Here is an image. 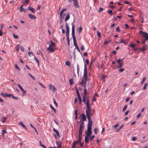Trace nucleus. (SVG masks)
<instances>
[{
	"instance_id": "41",
	"label": "nucleus",
	"mask_w": 148,
	"mask_h": 148,
	"mask_svg": "<svg viewBox=\"0 0 148 148\" xmlns=\"http://www.w3.org/2000/svg\"><path fill=\"white\" fill-rule=\"evenodd\" d=\"M12 98H13L14 99H16L17 100L18 99V98L17 97H16L14 96L13 95H12Z\"/></svg>"
},
{
	"instance_id": "17",
	"label": "nucleus",
	"mask_w": 148,
	"mask_h": 148,
	"mask_svg": "<svg viewBox=\"0 0 148 148\" xmlns=\"http://www.w3.org/2000/svg\"><path fill=\"white\" fill-rule=\"evenodd\" d=\"M19 124L21 125L25 129L27 130V128L25 126V125L22 122H20L19 123Z\"/></svg>"
},
{
	"instance_id": "55",
	"label": "nucleus",
	"mask_w": 148,
	"mask_h": 148,
	"mask_svg": "<svg viewBox=\"0 0 148 148\" xmlns=\"http://www.w3.org/2000/svg\"><path fill=\"white\" fill-rule=\"evenodd\" d=\"M103 10V8L101 7H100L99 8V12H101Z\"/></svg>"
},
{
	"instance_id": "54",
	"label": "nucleus",
	"mask_w": 148,
	"mask_h": 148,
	"mask_svg": "<svg viewBox=\"0 0 148 148\" xmlns=\"http://www.w3.org/2000/svg\"><path fill=\"white\" fill-rule=\"evenodd\" d=\"M123 125H122L120 126V127H119L118 129L117 130V131H119V130H120L122 128Z\"/></svg>"
},
{
	"instance_id": "60",
	"label": "nucleus",
	"mask_w": 148,
	"mask_h": 148,
	"mask_svg": "<svg viewBox=\"0 0 148 148\" xmlns=\"http://www.w3.org/2000/svg\"><path fill=\"white\" fill-rule=\"evenodd\" d=\"M62 14H60V18H62V19H63L64 18V16H62Z\"/></svg>"
},
{
	"instance_id": "1",
	"label": "nucleus",
	"mask_w": 148,
	"mask_h": 148,
	"mask_svg": "<svg viewBox=\"0 0 148 148\" xmlns=\"http://www.w3.org/2000/svg\"><path fill=\"white\" fill-rule=\"evenodd\" d=\"M72 25V35L73 41L74 45L75 47V48L77 49V51L79 52V49L77 45V42L76 39V38L75 35V29H74V25L73 24V23H71Z\"/></svg>"
},
{
	"instance_id": "38",
	"label": "nucleus",
	"mask_w": 148,
	"mask_h": 148,
	"mask_svg": "<svg viewBox=\"0 0 148 148\" xmlns=\"http://www.w3.org/2000/svg\"><path fill=\"white\" fill-rule=\"evenodd\" d=\"M95 136L94 135H93L90 137V138H89V140H92L95 138Z\"/></svg>"
},
{
	"instance_id": "27",
	"label": "nucleus",
	"mask_w": 148,
	"mask_h": 148,
	"mask_svg": "<svg viewBox=\"0 0 148 148\" xmlns=\"http://www.w3.org/2000/svg\"><path fill=\"white\" fill-rule=\"evenodd\" d=\"M50 107L51 109H52L53 110L55 113L56 112V109L54 108V107L53 106L51 105H50Z\"/></svg>"
},
{
	"instance_id": "64",
	"label": "nucleus",
	"mask_w": 148,
	"mask_h": 148,
	"mask_svg": "<svg viewBox=\"0 0 148 148\" xmlns=\"http://www.w3.org/2000/svg\"><path fill=\"white\" fill-rule=\"evenodd\" d=\"M80 48H81V49L82 50H84V46L82 45L80 47Z\"/></svg>"
},
{
	"instance_id": "59",
	"label": "nucleus",
	"mask_w": 148,
	"mask_h": 148,
	"mask_svg": "<svg viewBox=\"0 0 148 148\" xmlns=\"http://www.w3.org/2000/svg\"><path fill=\"white\" fill-rule=\"evenodd\" d=\"M51 45H52V46H55V43L54 42H52V41H51Z\"/></svg>"
},
{
	"instance_id": "36",
	"label": "nucleus",
	"mask_w": 148,
	"mask_h": 148,
	"mask_svg": "<svg viewBox=\"0 0 148 148\" xmlns=\"http://www.w3.org/2000/svg\"><path fill=\"white\" fill-rule=\"evenodd\" d=\"M28 75L34 80H35V79L34 76L31 75L30 73H29Z\"/></svg>"
},
{
	"instance_id": "40",
	"label": "nucleus",
	"mask_w": 148,
	"mask_h": 148,
	"mask_svg": "<svg viewBox=\"0 0 148 148\" xmlns=\"http://www.w3.org/2000/svg\"><path fill=\"white\" fill-rule=\"evenodd\" d=\"M112 11L111 10H109L108 11V13L111 15L112 14Z\"/></svg>"
},
{
	"instance_id": "51",
	"label": "nucleus",
	"mask_w": 148,
	"mask_h": 148,
	"mask_svg": "<svg viewBox=\"0 0 148 148\" xmlns=\"http://www.w3.org/2000/svg\"><path fill=\"white\" fill-rule=\"evenodd\" d=\"M124 70L123 68H121L119 69V71L120 72H122Z\"/></svg>"
},
{
	"instance_id": "42",
	"label": "nucleus",
	"mask_w": 148,
	"mask_h": 148,
	"mask_svg": "<svg viewBox=\"0 0 148 148\" xmlns=\"http://www.w3.org/2000/svg\"><path fill=\"white\" fill-rule=\"evenodd\" d=\"M20 49H21V50L22 51L24 52L25 51V48L24 47L22 46L20 47Z\"/></svg>"
},
{
	"instance_id": "33",
	"label": "nucleus",
	"mask_w": 148,
	"mask_h": 148,
	"mask_svg": "<svg viewBox=\"0 0 148 148\" xmlns=\"http://www.w3.org/2000/svg\"><path fill=\"white\" fill-rule=\"evenodd\" d=\"M127 105H125V106H124L123 109V110H122V111L123 112H124V111H125V110L126 109V108H127Z\"/></svg>"
},
{
	"instance_id": "37",
	"label": "nucleus",
	"mask_w": 148,
	"mask_h": 148,
	"mask_svg": "<svg viewBox=\"0 0 148 148\" xmlns=\"http://www.w3.org/2000/svg\"><path fill=\"white\" fill-rule=\"evenodd\" d=\"M7 133L6 130L5 129L3 130H2V134L4 135L5 133Z\"/></svg>"
},
{
	"instance_id": "13",
	"label": "nucleus",
	"mask_w": 148,
	"mask_h": 148,
	"mask_svg": "<svg viewBox=\"0 0 148 148\" xmlns=\"http://www.w3.org/2000/svg\"><path fill=\"white\" fill-rule=\"evenodd\" d=\"M53 130L54 132L56 133L57 136L59 137H60V135L57 130L55 128H53Z\"/></svg>"
},
{
	"instance_id": "9",
	"label": "nucleus",
	"mask_w": 148,
	"mask_h": 148,
	"mask_svg": "<svg viewBox=\"0 0 148 148\" xmlns=\"http://www.w3.org/2000/svg\"><path fill=\"white\" fill-rule=\"evenodd\" d=\"M147 44H145L142 47L140 48V50L142 52H143L147 49Z\"/></svg>"
},
{
	"instance_id": "56",
	"label": "nucleus",
	"mask_w": 148,
	"mask_h": 148,
	"mask_svg": "<svg viewBox=\"0 0 148 148\" xmlns=\"http://www.w3.org/2000/svg\"><path fill=\"white\" fill-rule=\"evenodd\" d=\"M15 68H16L19 71H20V69L19 67L16 64L15 65Z\"/></svg>"
},
{
	"instance_id": "14",
	"label": "nucleus",
	"mask_w": 148,
	"mask_h": 148,
	"mask_svg": "<svg viewBox=\"0 0 148 148\" xmlns=\"http://www.w3.org/2000/svg\"><path fill=\"white\" fill-rule=\"evenodd\" d=\"M29 17L31 19H35L36 18V16L32 14H28Z\"/></svg>"
},
{
	"instance_id": "46",
	"label": "nucleus",
	"mask_w": 148,
	"mask_h": 148,
	"mask_svg": "<svg viewBox=\"0 0 148 148\" xmlns=\"http://www.w3.org/2000/svg\"><path fill=\"white\" fill-rule=\"evenodd\" d=\"M65 65H67L68 66H69L70 65V62H69V61H66V62H65Z\"/></svg>"
},
{
	"instance_id": "7",
	"label": "nucleus",
	"mask_w": 148,
	"mask_h": 148,
	"mask_svg": "<svg viewBox=\"0 0 148 148\" xmlns=\"http://www.w3.org/2000/svg\"><path fill=\"white\" fill-rule=\"evenodd\" d=\"M123 60L122 59H119L117 60V62L118 64H119V68H120L122 66H123Z\"/></svg>"
},
{
	"instance_id": "47",
	"label": "nucleus",
	"mask_w": 148,
	"mask_h": 148,
	"mask_svg": "<svg viewBox=\"0 0 148 148\" xmlns=\"http://www.w3.org/2000/svg\"><path fill=\"white\" fill-rule=\"evenodd\" d=\"M94 131L95 133V134H96L97 133V132H98V130H97V129L96 128H95L94 130Z\"/></svg>"
},
{
	"instance_id": "10",
	"label": "nucleus",
	"mask_w": 148,
	"mask_h": 148,
	"mask_svg": "<svg viewBox=\"0 0 148 148\" xmlns=\"http://www.w3.org/2000/svg\"><path fill=\"white\" fill-rule=\"evenodd\" d=\"M56 143L57 146V148H61L62 143L60 141H57Z\"/></svg>"
},
{
	"instance_id": "23",
	"label": "nucleus",
	"mask_w": 148,
	"mask_h": 148,
	"mask_svg": "<svg viewBox=\"0 0 148 148\" xmlns=\"http://www.w3.org/2000/svg\"><path fill=\"white\" fill-rule=\"evenodd\" d=\"M77 73L78 74V75H79V65L78 64H77Z\"/></svg>"
},
{
	"instance_id": "21",
	"label": "nucleus",
	"mask_w": 148,
	"mask_h": 148,
	"mask_svg": "<svg viewBox=\"0 0 148 148\" xmlns=\"http://www.w3.org/2000/svg\"><path fill=\"white\" fill-rule=\"evenodd\" d=\"M70 18V15L69 14H68L65 18V21H67V20H68Z\"/></svg>"
},
{
	"instance_id": "49",
	"label": "nucleus",
	"mask_w": 148,
	"mask_h": 148,
	"mask_svg": "<svg viewBox=\"0 0 148 148\" xmlns=\"http://www.w3.org/2000/svg\"><path fill=\"white\" fill-rule=\"evenodd\" d=\"M17 86H18V88L20 89L21 90L22 88H23L20 84H17Z\"/></svg>"
},
{
	"instance_id": "52",
	"label": "nucleus",
	"mask_w": 148,
	"mask_h": 148,
	"mask_svg": "<svg viewBox=\"0 0 148 148\" xmlns=\"http://www.w3.org/2000/svg\"><path fill=\"white\" fill-rule=\"evenodd\" d=\"M21 90L23 94H25L26 93V91L24 90L23 88H22Z\"/></svg>"
},
{
	"instance_id": "11",
	"label": "nucleus",
	"mask_w": 148,
	"mask_h": 148,
	"mask_svg": "<svg viewBox=\"0 0 148 148\" xmlns=\"http://www.w3.org/2000/svg\"><path fill=\"white\" fill-rule=\"evenodd\" d=\"M49 87L50 89L52 90L53 92H55L56 89L54 86H52L50 84L49 85Z\"/></svg>"
},
{
	"instance_id": "44",
	"label": "nucleus",
	"mask_w": 148,
	"mask_h": 148,
	"mask_svg": "<svg viewBox=\"0 0 148 148\" xmlns=\"http://www.w3.org/2000/svg\"><path fill=\"white\" fill-rule=\"evenodd\" d=\"M69 32H66V37L67 38V39L69 38Z\"/></svg>"
},
{
	"instance_id": "6",
	"label": "nucleus",
	"mask_w": 148,
	"mask_h": 148,
	"mask_svg": "<svg viewBox=\"0 0 148 148\" xmlns=\"http://www.w3.org/2000/svg\"><path fill=\"white\" fill-rule=\"evenodd\" d=\"M86 97L84 96L83 97V101L84 103V104L87 105V103L88 101L89 102V104H90V101L88 97H87L86 98Z\"/></svg>"
},
{
	"instance_id": "12",
	"label": "nucleus",
	"mask_w": 148,
	"mask_h": 148,
	"mask_svg": "<svg viewBox=\"0 0 148 148\" xmlns=\"http://www.w3.org/2000/svg\"><path fill=\"white\" fill-rule=\"evenodd\" d=\"M28 10L31 11L32 13H34L35 12V11L34 9L30 6H29L28 7Z\"/></svg>"
},
{
	"instance_id": "25",
	"label": "nucleus",
	"mask_w": 148,
	"mask_h": 148,
	"mask_svg": "<svg viewBox=\"0 0 148 148\" xmlns=\"http://www.w3.org/2000/svg\"><path fill=\"white\" fill-rule=\"evenodd\" d=\"M69 83L70 85L73 84V79L72 78H71L69 80Z\"/></svg>"
},
{
	"instance_id": "8",
	"label": "nucleus",
	"mask_w": 148,
	"mask_h": 148,
	"mask_svg": "<svg viewBox=\"0 0 148 148\" xmlns=\"http://www.w3.org/2000/svg\"><path fill=\"white\" fill-rule=\"evenodd\" d=\"M86 116L88 120V125L92 126V122L91 118L90 116Z\"/></svg>"
},
{
	"instance_id": "15",
	"label": "nucleus",
	"mask_w": 148,
	"mask_h": 148,
	"mask_svg": "<svg viewBox=\"0 0 148 148\" xmlns=\"http://www.w3.org/2000/svg\"><path fill=\"white\" fill-rule=\"evenodd\" d=\"M84 126V123L83 121H81L79 127V129L80 130H83V128Z\"/></svg>"
},
{
	"instance_id": "58",
	"label": "nucleus",
	"mask_w": 148,
	"mask_h": 148,
	"mask_svg": "<svg viewBox=\"0 0 148 148\" xmlns=\"http://www.w3.org/2000/svg\"><path fill=\"white\" fill-rule=\"evenodd\" d=\"M79 100V103L80 104H82V99L81 98H79L78 99Z\"/></svg>"
},
{
	"instance_id": "45",
	"label": "nucleus",
	"mask_w": 148,
	"mask_h": 148,
	"mask_svg": "<svg viewBox=\"0 0 148 148\" xmlns=\"http://www.w3.org/2000/svg\"><path fill=\"white\" fill-rule=\"evenodd\" d=\"M78 30L79 31V33H80L81 31L82 30V27L81 26L79 27L78 29Z\"/></svg>"
},
{
	"instance_id": "26",
	"label": "nucleus",
	"mask_w": 148,
	"mask_h": 148,
	"mask_svg": "<svg viewBox=\"0 0 148 148\" xmlns=\"http://www.w3.org/2000/svg\"><path fill=\"white\" fill-rule=\"evenodd\" d=\"M130 46L134 49H135V44H133L132 43H131L130 45Z\"/></svg>"
},
{
	"instance_id": "20",
	"label": "nucleus",
	"mask_w": 148,
	"mask_h": 148,
	"mask_svg": "<svg viewBox=\"0 0 148 148\" xmlns=\"http://www.w3.org/2000/svg\"><path fill=\"white\" fill-rule=\"evenodd\" d=\"M119 43H123L125 45L127 44V43L122 39H121L120 41L119 42H118Z\"/></svg>"
},
{
	"instance_id": "3",
	"label": "nucleus",
	"mask_w": 148,
	"mask_h": 148,
	"mask_svg": "<svg viewBox=\"0 0 148 148\" xmlns=\"http://www.w3.org/2000/svg\"><path fill=\"white\" fill-rule=\"evenodd\" d=\"M87 103L86 108V116L92 115L93 114V113L92 112L91 108L90 106V104H89L88 101Z\"/></svg>"
},
{
	"instance_id": "2",
	"label": "nucleus",
	"mask_w": 148,
	"mask_h": 148,
	"mask_svg": "<svg viewBox=\"0 0 148 148\" xmlns=\"http://www.w3.org/2000/svg\"><path fill=\"white\" fill-rule=\"evenodd\" d=\"M91 127L92 126L88 125L87 126V132H85V134L86 136H85V141L86 143H88V137L90 136L92 134L91 132Z\"/></svg>"
},
{
	"instance_id": "63",
	"label": "nucleus",
	"mask_w": 148,
	"mask_h": 148,
	"mask_svg": "<svg viewBox=\"0 0 148 148\" xmlns=\"http://www.w3.org/2000/svg\"><path fill=\"white\" fill-rule=\"evenodd\" d=\"M97 32L98 36V37H100V32L98 31H97Z\"/></svg>"
},
{
	"instance_id": "31",
	"label": "nucleus",
	"mask_w": 148,
	"mask_h": 148,
	"mask_svg": "<svg viewBox=\"0 0 148 148\" xmlns=\"http://www.w3.org/2000/svg\"><path fill=\"white\" fill-rule=\"evenodd\" d=\"M47 50L49 51L51 53L53 52L54 51V49L53 48H50L49 49H47Z\"/></svg>"
},
{
	"instance_id": "50",
	"label": "nucleus",
	"mask_w": 148,
	"mask_h": 148,
	"mask_svg": "<svg viewBox=\"0 0 148 148\" xmlns=\"http://www.w3.org/2000/svg\"><path fill=\"white\" fill-rule=\"evenodd\" d=\"M17 86H18V88L20 89L21 90L22 88H23L20 84H17Z\"/></svg>"
},
{
	"instance_id": "29",
	"label": "nucleus",
	"mask_w": 148,
	"mask_h": 148,
	"mask_svg": "<svg viewBox=\"0 0 148 148\" xmlns=\"http://www.w3.org/2000/svg\"><path fill=\"white\" fill-rule=\"evenodd\" d=\"M146 79V77H144L143 78L142 81L141 82V84H143V83H144Z\"/></svg>"
},
{
	"instance_id": "32",
	"label": "nucleus",
	"mask_w": 148,
	"mask_h": 148,
	"mask_svg": "<svg viewBox=\"0 0 148 148\" xmlns=\"http://www.w3.org/2000/svg\"><path fill=\"white\" fill-rule=\"evenodd\" d=\"M111 41V40H110L108 41H105L104 44L107 45Z\"/></svg>"
},
{
	"instance_id": "28",
	"label": "nucleus",
	"mask_w": 148,
	"mask_h": 148,
	"mask_svg": "<svg viewBox=\"0 0 148 148\" xmlns=\"http://www.w3.org/2000/svg\"><path fill=\"white\" fill-rule=\"evenodd\" d=\"M148 85V84L147 82H145L144 84V86L143 88V89L145 90L146 89V87Z\"/></svg>"
},
{
	"instance_id": "48",
	"label": "nucleus",
	"mask_w": 148,
	"mask_h": 148,
	"mask_svg": "<svg viewBox=\"0 0 148 148\" xmlns=\"http://www.w3.org/2000/svg\"><path fill=\"white\" fill-rule=\"evenodd\" d=\"M116 31L118 32H120V29L119 27H118L116 28Z\"/></svg>"
},
{
	"instance_id": "53",
	"label": "nucleus",
	"mask_w": 148,
	"mask_h": 148,
	"mask_svg": "<svg viewBox=\"0 0 148 148\" xmlns=\"http://www.w3.org/2000/svg\"><path fill=\"white\" fill-rule=\"evenodd\" d=\"M136 139V137H133L132 138V141H135Z\"/></svg>"
},
{
	"instance_id": "39",
	"label": "nucleus",
	"mask_w": 148,
	"mask_h": 148,
	"mask_svg": "<svg viewBox=\"0 0 148 148\" xmlns=\"http://www.w3.org/2000/svg\"><path fill=\"white\" fill-rule=\"evenodd\" d=\"M13 36L14 38L15 39H17L18 38V36L17 35H16L14 34H13Z\"/></svg>"
},
{
	"instance_id": "18",
	"label": "nucleus",
	"mask_w": 148,
	"mask_h": 148,
	"mask_svg": "<svg viewBox=\"0 0 148 148\" xmlns=\"http://www.w3.org/2000/svg\"><path fill=\"white\" fill-rule=\"evenodd\" d=\"M66 32H69V26L68 25V24L67 23H66Z\"/></svg>"
},
{
	"instance_id": "4",
	"label": "nucleus",
	"mask_w": 148,
	"mask_h": 148,
	"mask_svg": "<svg viewBox=\"0 0 148 148\" xmlns=\"http://www.w3.org/2000/svg\"><path fill=\"white\" fill-rule=\"evenodd\" d=\"M139 34L143 35V37L145 38V40L142 42V44L144 45L145 44L146 41L147 40H148V33L144 32L142 30H140L139 32Z\"/></svg>"
},
{
	"instance_id": "62",
	"label": "nucleus",
	"mask_w": 148,
	"mask_h": 148,
	"mask_svg": "<svg viewBox=\"0 0 148 148\" xmlns=\"http://www.w3.org/2000/svg\"><path fill=\"white\" fill-rule=\"evenodd\" d=\"M77 101V98L76 97L74 99V102L75 103H76Z\"/></svg>"
},
{
	"instance_id": "16",
	"label": "nucleus",
	"mask_w": 148,
	"mask_h": 148,
	"mask_svg": "<svg viewBox=\"0 0 148 148\" xmlns=\"http://www.w3.org/2000/svg\"><path fill=\"white\" fill-rule=\"evenodd\" d=\"M82 119L83 121H86V115L84 114H82Z\"/></svg>"
},
{
	"instance_id": "30",
	"label": "nucleus",
	"mask_w": 148,
	"mask_h": 148,
	"mask_svg": "<svg viewBox=\"0 0 148 148\" xmlns=\"http://www.w3.org/2000/svg\"><path fill=\"white\" fill-rule=\"evenodd\" d=\"M82 136H79L78 141H79V143H81V140Z\"/></svg>"
},
{
	"instance_id": "35",
	"label": "nucleus",
	"mask_w": 148,
	"mask_h": 148,
	"mask_svg": "<svg viewBox=\"0 0 148 148\" xmlns=\"http://www.w3.org/2000/svg\"><path fill=\"white\" fill-rule=\"evenodd\" d=\"M75 141H74L72 143V148H75Z\"/></svg>"
},
{
	"instance_id": "43",
	"label": "nucleus",
	"mask_w": 148,
	"mask_h": 148,
	"mask_svg": "<svg viewBox=\"0 0 148 148\" xmlns=\"http://www.w3.org/2000/svg\"><path fill=\"white\" fill-rule=\"evenodd\" d=\"M3 119L2 120V122L3 123L5 122V120L7 119V118L4 117H3Z\"/></svg>"
},
{
	"instance_id": "22",
	"label": "nucleus",
	"mask_w": 148,
	"mask_h": 148,
	"mask_svg": "<svg viewBox=\"0 0 148 148\" xmlns=\"http://www.w3.org/2000/svg\"><path fill=\"white\" fill-rule=\"evenodd\" d=\"M82 130H79V136H82Z\"/></svg>"
},
{
	"instance_id": "24",
	"label": "nucleus",
	"mask_w": 148,
	"mask_h": 148,
	"mask_svg": "<svg viewBox=\"0 0 148 148\" xmlns=\"http://www.w3.org/2000/svg\"><path fill=\"white\" fill-rule=\"evenodd\" d=\"M34 59L35 60L36 62L37 63L38 66L39 65V60L36 57H34Z\"/></svg>"
},
{
	"instance_id": "61",
	"label": "nucleus",
	"mask_w": 148,
	"mask_h": 148,
	"mask_svg": "<svg viewBox=\"0 0 148 148\" xmlns=\"http://www.w3.org/2000/svg\"><path fill=\"white\" fill-rule=\"evenodd\" d=\"M53 103L54 104L56 105V106H58V104L56 102V101H55V99L53 100Z\"/></svg>"
},
{
	"instance_id": "5",
	"label": "nucleus",
	"mask_w": 148,
	"mask_h": 148,
	"mask_svg": "<svg viewBox=\"0 0 148 148\" xmlns=\"http://www.w3.org/2000/svg\"><path fill=\"white\" fill-rule=\"evenodd\" d=\"M84 78L85 80V84H86V81L87 79V71L86 69V64H84Z\"/></svg>"
},
{
	"instance_id": "34",
	"label": "nucleus",
	"mask_w": 148,
	"mask_h": 148,
	"mask_svg": "<svg viewBox=\"0 0 148 148\" xmlns=\"http://www.w3.org/2000/svg\"><path fill=\"white\" fill-rule=\"evenodd\" d=\"M28 54L30 56H31V55H32V56H34L33 53L32 52H28Z\"/></svg>"
},
{
	"instance_id": "57",
	"label": "nucleus",
	"mask_w": 148,
	"mask_h": 148,
	"mask_svg": "<svg viewBox=\"0 0 148 148\" xmlns=\"http://www.w3.org/2000/svg\"><path fill=\"white\" fill-rule=\"evenodd\" d=\"M142 114L140 113L137 116V118H139L140 116H141Z\"/></svg>"
},
{
	"instance_id": "19",
	"label": "nucleus",
	"mask_w": 148,
	"mask_h": 148,
	"mask_svg": "<svg viewBox=\"0 0 148 148\" xmlns=\"http://www.w3.org/2000/svg\"><path fill=\"white\" fill-rule=\"evenodd\" d=\"M12 94H7L6 93H5V96H4V97H8L10 98L12 97Z\"/></svg>"
}]
</instances>
